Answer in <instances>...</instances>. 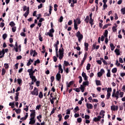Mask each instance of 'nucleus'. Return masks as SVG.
<instances>
[{
    "label": "nucleus",
    "instance_id": "nucleus-1",
    "mask_svg": "<svg viewBox=\"0 0 125 125\" xmlns=\"http://www.w3.org/2000/svg\"><path fill=\"white\" fill-rule=\"evenodd\" d=\"M124 93L121 91V90H117L115 93H112V97L116 98V100L119 99V98H123L124 97Z\"/></svg>",
    "mask_w": 125,
    "mask_h": 125
},
{
    "label": "nucleus",
    "instance_id": "nucleus-2",
    "mask_svg": "<svg viewBox=\"0 0 125 125\" xmlns=\"http://www.w3.org/2000/svg\"><path fill=\"white\" fill-rule=\"evenodd\" d=\"M75 35L78 39V42H81L83 41V34H81V32L80 31H78L76 33Z\"/></svg>",
    "mask_w": 125,
    "mask_h": 125
},
{
    "label": "nucleus",
    "instance_id": "nucleus-3",
    "mask_svg": "<svg viewBox=\"0 0 125 125\" xmlns=\"http://www.w3.org/2000/svg\"><path fill=\"white\" fill-rule=\"evenodd\" d=\"M59 58L60 60H62V59H63V57H64V49L63 48H61L59 49Z\"/></svg>",
    "mask_w": 125,
    "mask_h": 125
},
{
    "label": "nucleus",
    "instance_id": "nucleus-4",
    "mask_svg": "<svg viewBox=\"0 0 125 125\" xmlns=\"http://www.w3.org/2000/svg\"><path fill=\"white\" fill-rule=\"evenodd\" d=\"M53 33H54V29L52 28L49 30V32L45 34V36H49L51 38H53Z\"/></svg>",
    "mask_w": 125,
    "mask_h": 125
},
{
    "label": "nucleus",
    "instance_id": "nucleus-5",
    "mask_svg": "<svg viewBox=\"0 0 125 125\" xmlns=\"http://www.w3.org/2000/svg\"><path fill=\"white\" fill-rule=\"evenodd\" d=\"M104 36H102V37H101V41L102 42H104V38L105 37L107 38V37H108V30H105L104 31Z\"/></svg>",
    "mask_w": 125,
    "mask_h": 125
},
{
    "label": "nucleus",
    "instance_id": "nucleus-6",
    "mask_svg": "<svg viewBox=\"0 0 125 125\" xmlns=\"http://www.w3.org/2000/svg\"><path fill=\"white\" fill-rule=\"evenodd\" d=\"M31 94L32 95H36V96H38V95H39V91H38V88H37V87H35L33 91L31 92Z\"/></svg>",
    "mask_w": 125,
    "mask_h": 125
},
{
    "label": "nucleus",
    "instance_id": "nucleus-7",
    "mask_svg": "<svg viewBox=\"0 0 125 125\" xmlns=\"http://www.w3.org/2000/svg\"><path fill=\"white\" fill-rule=\"evenodd\" d=\"M28 73H29V75L30 76V78L31 77L34 76V74H35V71H33V68L29 69L27 70Z\"/></svg>",
    "mask_w": 125,
    "mask_h": 125
},
{
    "label": "nucleus",
    "instance_id": "nucleus-8",
    "mask_svg": "<svg viewBox=\"0 0 125 125\" xmlns=\"http://www.w3.org/2000/svg\"><path fill=\"white\" fill-rule=\"evenodd\" d=\"M30 118H36V110H30Z\"/></svg>",
    "mask_w": 125,
    "mask_h": 125
},
{
    "label": "nucleus",
    "instance_id": "nucleus-9",
    "mask_svg": "<svg viewBox=\"0 0 125 125\" xmlns=\"http://www.w3.org/2000/svg\"><path fill=\"white\" fill-rule=\"evenodd\" d=\"M104 73L105 70H104V69H101L100 71L98 73V77H99V78H100L101 77H102V76L103 75V74H104Z\"/></svg>",
    "mask_w": 125,
    "mask_h": 125
},
{
    "label": "nucleus",
    "instance_id": "nucleus-10",
    "mask_svg": "<svg viewBox=\"0 0 125 125\" xmlns=\"http://www.w3.org/2000/svg\"><path fill=\"white\" fill-rule=\"evenodd\" d=\"M118 109L119 106L118 105L116 106L115 105H113L111 106V111H118Z\"/></svg>",
    "mask_w": 125,
    "mask_h": 125
},
{
    "label": "nucleus",
    "instance_id": "nucleus-11",
    "mask_svg": "<svg viewBox=\"0 0 125 125\" xmlns=\"http://www.w3.org/2000/svg\"><path fill=\"white\" fill-rule=\"evenodd\" d=\"M35 123H36V119H35V118H30V122L29 123V125H34Z\"/></svg>",
    "mask_w": 125,
    "mask_h": 125
},
{
    "label": "nucleus",
    "instance_id": "nucleus-12",
    "mask_svg": "<svg viewBox=\"0 0 125 125\" xmlns=\"http://www.w3.org/2000/svg\"><path fill=\"white\" fill-rule=\"evenodd\" d=\"M86 57H87V53H85L84 54V58H83L81 63V66H83V63H84V61H85V59H86Z\"/></svg>",
    "mask_w": 125,
    "mask_h": 125
},
{
    "label": "nucleus",
    "instance_id": "nucleus-13",
    "mask_svg": "<svg viewBox=\"0 0 125 125\" xmlns=\"http://www.w3.org/2000/svg\"><path fill=\"white\" fill-rule=\"evenodd\" d=\"M82 77H83L84 81H87V76H86V74L84 72L82 73Z\"/></svg>",
    "mask_w": 125,
    "mask_h": 125
},
{
    "label": "nucleus",
    "instance_id": "nucleus-14",
    "mask_svg": "<svg viewBox=\"0 0 125 125\" xmlns=\"http://www.w3.org/2000/svg\"><path fill=\"white\" fill-rule=\"evenodd\" d=\"M27 118H28V113H26L24 117L22 118L21 119V121H20V123H22V121H25V120L27 119Z\"/></svg>",
    "mask_w": 125,
    "mask_h": 125
},
{
    "label": "nucleus",
    "instance_id": "nucleus-15",
    "mask_svg": "<svg viewBox=\"0 0 125 125\" xmlns=\"http://www.w3.org/2000/svg\"><path fill=\"white\" fill-rule=\"evenodd\" d=\"M61 73V74H63V69H62V65L61 64L59 65V73Z\"/></svg>",
    "mask_w": 125,
    "mask_h": 125
},
{
    "label": "nucleus",
    "instance_id": "nucleus-16",
    "mask_svg": "<svg viewBox=\"0 0 125 125\" xmlns=\"http://www.w3.org/2000/svg\"><path fill=\"white\" fill-rule=\"evenodd\" d=\"M86 107L87 109H92L93 105L91 104H86Z\"/></svg>",
    "mask_w": 125,
    "mask_h": 125
},
{
    "label": "nucleus",
    "instance_id": "nucleus-17",
    "mask_svg": "<svg viewBox=\"0 0 125 125\" xmlns=\"http://www.w3.org/2000/svg\"><path fill=\"white\" fill-rule=\"evenodd\" d=\"M56 79L57 81H60V80H61V74L59 73H57L56 75Z\"/></svg>",
    "mask_w": 125,
    "mask_h": 125
},
{
    "label": "nucleus",
    "instance_id": "nucleus-18",
    "mask_svg": "<svg viewBox=\"0 0 125 125\" xmlns=\"http://www.w3.org/2000/svg\"><path fill=\"white\" fill-rule=\"evenodd\" d=\"M34 62V60H32V59H29L28 62L27 63V66H30L32 63Z\"/></svg>",
    "mask_w": 125,
    "mask_h": 125
},
{
    "label": "nucleus",
    "instance_id": "nucleus-19",
    "mask_svg": "<svg viewBox=\"0 0 125 125\" xmlns=\"http://www.w3.org/2000/svg\"><path fill=\"white\" fill-rule=\"evenodd\" d=\"M101 119V116H99L98 117H95L94 118L93 121L94 122H98V121L100 120Z\"/></svg>",
    "mask_w": 125,
    "mask_h": 125
},
{
    "label": "nucleus",
    "instance_id": "nucleus-20",
    "mask_svg": "<svg viewBox=\"0 0 125 125\" xmlns=\"http://www.w3.org/2000/svg\"><path fill=\"white\" fill-rule=\"evenodd\" d=\"M57 99V98L55 97L53 98H50V102L52 104H54V100H56Z\"/></svg>",
    "mask_w": 125,
    "mask_h": 125
},
{
    "label": "nucleus",
    "instance_id": "nucleus-21",
    "mask_svg": "<svg viewBox=\"0 0 125 125\" xmlns=\"http://www.w3.org/2000/svg\"><path fill=\"white\" fill-rule=\"evenodd\" d=\"M100 115L101 116H102V118L104 119V116H105V111L101 110V111L100 113Z\"/></svg>",
    "mask_w": 125,
    "mask_h": 125
},
{
    "label": "nucleus",
    "instance_id": "nucleus-22",
    "mask_svg": "<svg viewBox=\"0 0 125 125\" xmlns=\"http://www.w3.org/2000/svg\"><path fill=\"white\" fill-rule=\"evenodd\" d=\"M15 111L16 113L17 114H20L21 113V109L19 108V109H14L13 111Z\"/></svg>",
    "mask_w": 125,
    "mask_h": 125
},
{
    "label": "nucleus",
    "instance_id": "nucleus-23",
    "mask_svg": "<svg viewBox=\"0 0 125 125\" xmlns=\"http://www.w3.org/2000/svg\"><path fill=\"white\" fill-rule=\"evenodd\" d=\"M84 48L86 51L88 50V43L84 42Z\"/></svg>",
    "mask_w": 125,
    "mask_h": 125
},
{
    "label": "nucleus",
    "instance_id": "nucleus-24",
    "mask_svg": "<svg viewBox=\"0 0 125 125\" xmlns=\"http://www.w3.org/2000/svg\"><path fill=\"white\" fill-rule=\"evenodd\" d=\"M74 29L75 30H77L78 29V24H77V21H76V20H74Z\"/></svg>",
    "mask_w": 125,
    "mask_h": 125
},
{
    "label": "nucleus",
    "instance_id": "nucleus-25",
    "mask_svg": "<svg viewBox=\"0 0 125 125\" xmlns=\"http://www.w3.org/2000/svg\"><path fill=\"white\" fill-rule=\"evenodd\" d=\"M74 84V81H70L69 83H67V87H70L72 84Z\"/></svg>",
    "mask_w": 125,
    "mask_h": 125
},
{
    "label": "nucleus",
    "instance_id": "nucleus-26",
    "mask_svg": "<svg viewBox=\"0 0 125 125\" xmlns=\"http://www.w3.org/2000/svg\"><path fill=\"white\" fill-rule=\"evenodd\" d=\"M95 82L96 85H101L102 84L100 80H96Z\"/></svg>",
    "mask_w": 125,
    "mask_h": 125
},
{
    "label": "nucleus",
    "instance_id": "nucleus-27",
    "mask_svg": "<svg viewBox=\"0 0 125 125\" xmlns=\"http://www.w3.org/2000/svg\"><path fill=\"white\" fill-rule=\"evenodd\" d=\"M23 15L24 16V17L26 18H27V16H28V15H29V8H27V11H26L25 13L23 14Z\"/></svg>",
    "mask_w": 125,
    "mask_h": 125
},
{
    "label": "nucleus",
    "instance_id": "nucleus-28",
    "mask_svg": "<svg viewBox=\"0 0 125 125\" xmlns=\"http://www.w3.org/2000/svg\"><path fill=\"white\" fill-rule=\"evenodd\" d=\"M117 71H118V69H117L116 67H114L112 69L111 72L113 73V74H116V73H117Z\"/></svg>",
    "mask_w": 125,
    "mask_h": 125
},
{
    "label": "nucleus",
    "instance_id": "nucleus-29",
    "mask_svg": "<svg viewBox=\"0 0 125 125\" xmlns=\"http://www.w3.org/2000/svg\"><path fill=\"white\" fill-rule=\"evenodd\" d=\"M30 78L31 79L32 82H37V78H36V76H31Z\"/></svg>",
    "mask_w": 125,
    "mask_h": 125
},
{
    "label": "nucleus",
    "instance_id": "nucleus-30",
    "mask_svg": "<svg viewBox=\"0 0 125 125\" xmlns=\"http://www.w3.org/2000/svg\"><path fill=\"white\" fill-rule=\"evenodd\" d=\"M106 76L108 78H110L111 77V72L110 69L107 70V73L106 74Z\"/></svg>",
    "mask_w": 125,
    "mask_h": 125
},
{
    "label": "nucleus",
    "instance_id": "nucleus-31",
    "mask_svg": "<svg viewBox=\"0 0 125 125\" xmlns=\"http://www.w3.org/2000/svg\"><path fill=\"white\" fill-rule=\"evenodd\" d=\"M42 115H40L39 116H37V120H38L39 122H40V123L42 122L41 119H42Z\"/></svg>",
    "mask_w": 125,
    "mask_h": 125
},
{
    "label": "nucleus",
    "instance_id": "nucleus-32",
    "mask_svg": "<svg viewBox=\"0 0 125 125\" xmlns=\"http://www.w3.org/2000/svg\"><path fill=\"white\" fill-rule=\"evenodd\" d=\"M84 21L86 23H88V22H89V16H87L84 20Z\"/></svg>",
    "mask_w": 125,
    "mask_h": 125
},
{
    "label": "nucleus",
    "instance_id": "nucleus-33",
    "mask_svg": "<svg viewBox=\"0 0 125 125\" xmlns=\"http://www.w3.org/2000/svg\"><path fill=\"white\" fill-rule=\"evenodd\" d=\"M115 52L117 55H120V50L119 49H116L115 50Z\"/></svg>",
    "mask_w": 125,
    "mask_h": 125
},
{
    "label": "nucleus",
    "instance_id": "nucleus-34",
    "mask_svg": "<svg viewBox=\"0 0 125 125\" xmlns=\"http://www.w3.org/2000/svg\"><path fill=\"white\" fill-rule=\"evenodd\" d=\"M110 46L111 48V51H113V50L115 49V46H114V44L113 43H110Z\"/></svg>",
    "mask_w": 125,
    "mask_h": 125
},
{
    "label": "nucleus",
    "instance_id": "nucleus-35",
    "mask_svg": "<svg viewBox=\"0 0 125 125\" xmlns=\"http://www.w3.org/2000/svg\"><path fill=\"white\" fill-rule=\"evenodd\" d=\"M121 13L124 15L125 14V7L122 8L121 9Z\"/></svg>",
    "mask_w": 125,
    "mask_h": 125
},
{
    "label": "nucleus",
    "instance_id": "nucleus-36",
    "mask_svg": "<svg viewBox=\"0 0 125 125\" xmlns=\"http://www.w3.org/2000/svg\"><path fill=\"white\" fill-rule=\"evenodd\" d=\"M89 84V83L86 81V82H83V85L84 86V85H88Z\"/></svg>",
    "mask_w": 125,
    "mask_h": 125
},
{
    "label": "nucleus",
    "instance_id": "nucleus-37",
    "mask_svg": "<svg viewBox=\"0 0 125 125\" xmlns=\"http://www.w3.org/2000/svg\"><path fill=\"white\" fill-rule=\"evenodd\" d=\"M9 25L11 26V27H14V26H15V23H14L13 21H11Z\"/></svg>",
    "mask_w": 125,
    "mask_h": 125
},
{
    "label": "nucleus",
    "instance_id": "nucleus-38",
    "mask_svg": "<svg viewBox=\"0 0 125 125\" xmlns=\"http://www.w3.org/2000/svg\"><path fill=\"white\" fill-rule=\"evenodd\" d=\"M63 63H64L65 66H70V63H69L68 62L66 61H64Z\"/></svg>",
    "mask_w": 125,
    "mask_h": 125
},
{
    "label": "nucleus",
    "instance_id": "nucleus-39",
    "mask_svg": "<svg viewBox=\"0 0 125 125\" xmlns=\"http://www.w3.org/2000/svg\"><path fill=\"white\" fill-rule=\"evenodd\" d=\"M6 72V70H5L4 68L2 69V73H1L2 76H4Z\"/></svg>",
    "mask_w": 125,
    "mask_h": 125
},
{
    "label": "nucleus",
    "instance_id": "nucleus-40",
    "mask_svg": "<svg viewBox=\"0 0 125 125\" xmlns=\"http://www.w3.org/2000/svg\"><path fill=\"white\" fill-rule=\"evenodd\" d=\"M58 118H59V122H61V121L62 120V115L59 114L58 115Z\"/></svg>",
    "mask_w": 125,
    "mask_h": 125
},
{
    "label": "nucleus",
    "instance_id": "nucleus-41",
    "mask_svg": "<svg viewBox=\"0 0 125 125\" xmlns=\"http://www.w3.org/2000/svg\"><path fill=\"white\" fill-rule=\"evenodd\" d=\"M89 24L92 26L93 25V19L92 18L90 19L89 20Z\"/></svg>",
    "mask_w": 125,
    "mask_h": 125
},
{
    "label": "nucleus",
    "instance_id": "nucleus-42",
    "mask_svg": "<svg viewBox=\"0 0 125 125\" xmlns=\"http://www.w3.org/2000/svg\"><path fill=\"white\" fill-rule=\"evenodd\" d=\"M39 98H42L43 97V94L42 92H40L39 95Z\"/></svg>",
    "mask_w": 125,
    "mask_h": 125
},
{
    "label": "nucleus",
    "instance_id": "nucleus-43",
    "mask_svg": "<svg viewBox=\"0 0 125 125\" xmlns=\"http://www.w3.org/2000/svg\"><path fill=\"white\" fill-rule=\"evenodd\" d=\"M22 83V79H18V83L19 84H21V83Z\"/></svg>",
    "mask_w": 125,
    "mask_h": 125
},
{
    "label": "nucleus",
    "instance_id": "nucleus-44",
    "mask_svg": "<svg viewBox=\"0 0 125 125\" xmlns=\"http://www.w3.org/2000/svg\"><path fill=\"white\" fill-rule=\"evenodd\" d=\"M107 92L111 93V92H112V88L111 87L107 88Z\"/></svg>",
    "mask_w": 125,
    "mask_h": 125
},
{
    "label": "nucleus",
    "instance_id": "nucleus-45",
    "mask_svg": "<svg viewBox=\"0 0 125 125\" xmlns=\"http://www.w3.org/2000/svg\"><path fill=\"white\" fill-rule=\"evenodd\" d=\"M39 39L40 42H42V35H41V34H39Z\"/></svg>",
    "mask_w": 125,
    "mask_h": 125
},
{
    "label": "nucleus",
    "instance_id": "nucleus-46",
    "mask_svg": "<svg viewBox=\"0 0 125 125\" xmlns=\"http://www.w3.org/2000/svg\"><path fill=\"white\" fill-rule=\"evenodd\" d=\"M86 70L88 71V70H90V63H88L86 66Z\"/></svg>",
    "mask_w": 125,
    "mask_h": 125
},
{
    "label": "nucleus",
    "instance_id": "nucleus-47",
    "mask_svg": "<svg viewBox=\"0 0 125 125\" xmlns=\"http://www.w3.org/2000/svg\"><path fill=\"white\" fill-rule=\"evenodd\" d=\"M63 69H64L65 72H66V74H68L69 73V68H66V69H65V66H63Z\"/></svg>",
    "mask_w": 125,
    "mask_h": 125
},
{
    "label": "nucleus",
    "instance_id": "nucleus-48",
    "mask_svg": "<svg viewBox=\"0 0 125 125\" xmlns=\"http://www.w3.org/2000/svg\"><path fill=\"white\" fill-rule=\"evenodd\" d=\"M111 96V93H107L106 95V99H109Z\"/></svg>",
    "mask_w": 125,
    "mask_h": 125
},
{
    "label": "nucleus",
    "instance_id": "nucleus-49",
    "mask_svg": "<svg viewBox=\"0 0 125 125\" xmlns=\"http://www.w3.org/2000/svg\"><path fill=\"white\" fill-rule=\"evenodd\" d=\"M71 112V110L70 109H68L66 110V115H70Z\"/></svg>",
    "mask_w": 125,
    "mask_h": 125
},
{
    "label": "nucleus",
    "instance_id": "nucleus-50",
    "mask_svg": "<svg viewBox=\"0 0 125 125\" xmlns=\"http://www.w3.org/2000/svg\"><path fill=\"white\" fill-rule=\"evenodd\" d=\"M28 8V9H29V7H27V6H23V11H26H26H28V10H27Z\"/></svg>",
    "mask_w": 125,
    "mask_h": 125
},
{
    "label": "nucleus",
    "instance_id": "nucleus-51",
    "mask_svg": "<svg viewBox=\"0 0 125 125\" xmlns=\"http://www.w3.org/2000/svg\"><path fill=\"white\" fill-rule=\"evenodd\" d=\"M79 83H82V82H83V78H82V76H79Z\"/></svg>",
    "mask_w": 125,
    "mask_h": 125
},
{
    "label": "nucleus",
    "instance_id": "nucleus-52",
    "mask_svg": "<svg viewBox=\"0 0 125 125\" xmlns=\"http://www.w3.org/2000/svg\"><path fill=\"white\" fill-rule=\"evenodd\" d=\"M73 90H74L75 91H76V92H80V91H81V90H80V88H74Z\"/></svg>",
    "mask_w": 125,
    "mask_h": 125
},
{
    "label": "nucleus",
    "instance_id": "nucleus-53",
    "mask_svg": "<svg viewBox=\"0 0 125 125\" xmlns=\"http://www.w3.org/2000/svg\"><path fill=\"white\" fill-rule=\"evenodd\" d=\"M12 32H13L14 33L16 31V26H13L12 28Z\"/></svg>",
    "mask_w": 125,
    "mask_h": 125
},
{
    "label": "nucleus",
    "instance_id": "nucleus-54",
    "mask_svg": "<svg viewBox=\"0 0 125 125\" xmlns=\"http://www.w3.org/2000/svg\"><path fill=\"white\" fill-rule=\"evenodd\" d=\"M4 67L5 69H8V68H9V65H8V63H5Z\"/></svg>",
    "mask_w": 125,
    "mask_h": 125
},
{
    "label": "nucleus",
    "instance_id": "nucleus-55",
    "mask_svg": "<svg viewBox=\"0 0 125 125\" xmlns=\"http://www.w3.org/2000/svg\"><path fill=\"white\" fill-rule=\"evenodd\" d=\"M41 107H42V105L39 104L36 106V110H40Z\"/></svg>",
    "mask_w": 125,
    "mask_h": 125
},
{
    "label": "nucleus",
    "instance_id": "nucleus-56",
    "mask_svg": "<svg viewBox=\"0 0 125 125\" xmlns=\"http://www.w3.org/2000/svg\"><path fill=\"white\" fill-rule=\"evenodd\" d=\"M116 65L117 66V67H119V66H120L121 63L119 62V61L117 60L116 62Z\"/></svg>",
    "mask_w": 125,
    "mask_h": 125
},
{
    "label": "nucleus",
    "instance_id": "nucleus-57",
    "mask_svg": "<svg viewBox=\"0 0 125 125\" xmlns=\"http://www.w3.org/2000/svg\"><path fill=\"white\" fill-rule=\"evenodd\" d=\"M117 28V27H116V26H113L112 27L113 32H116L117 31V28Z\"/></svg>",
    "mask_w": 125,
    "mask_h": 125
},
{
    "label": "nucleus",
    "instance_id": "nucleus-58",
    "mask_svg": "<svg viewBox=\"0 0 125 125\" xmlns=\"http://www.w3.org/2000/svg\"><path fill=\"white\" fill-rule=\"evenodd\" d=\"M84 86L83 85H80V89H81V90H82V89H84Z\"/></svg>",
    "mask_w": 125,
    "mask_h": 125
},
{
    "label": "nucleus",
    "instance_id": "nucleus-59",
    "mask_svg": "<svg viewBox=\"0 0 125 125\" xmlns=\"http://www.w3.org/2000/svg\"><path fill=\"white\" fill-rule=\"evenodd\" d=\"M76 21H77V22H78V24H80L81 23V19H80V18H77L76 19Z\"/></svg>",
    "mask_w": 125,
    "mask_h": 125
},
{
    "label": "nucleus",
    "instance_id": "nucleus-60",
    "mask_svg": "<svg viewBox=\"0 0 125 125\" xmlns=\"http://www.w3.org/2000/svg\"><path fill=\"white\" fill-rule=\"evenodd\" d=\"M107 6H108L106 4V3H104L103 7H104V10L106 9V8H107Z\"/></svg>",
    "mask_w": 125,
    "mask_h": 125
},
{
    "label": "nucleus",
    "instance_id": "nucleus-61",
    "mask_svg": "<svg viewBox=\"0 0 125 125\" xmlns=\"http://www.w3.org/2000/svg\"><path fill=\"white\" fill-rule=\"evenodd\" d=\"M51 82V83H53V82H54V76H51L50 78Z\"/></svg>",
    "mask_w": 125,
    "mask_h": 125
},
{
    "label": "nucleus",
    "instance_id": "nucleus-62",
    "mask_svg": "<svg viewBox=\"0 0 125 125\" xmlns=\"http://www.w3.org/2000/svg\"><path fill=\"white\" fill-rule=\"evenodd\" d=\"M0 27L3 28V27H4V23L3 22H1L0 23Z\"/></svg>",
    "mask_w": 125,
    "mask_h": 125
},
{
    "label": "nucleus",
    "instance_id": "nucleus-63",
    "mask_svg": "<svg viewBox=\"0 0 125 125\" xmlns=\"http://www.w3.org/2000/svg\"><path fill=\"white\" fill-rule=\"evenodd\" d=\"M119 62H120V63H123L124 62V60H123L122 58H119Z\"/></svg>",
    "mask_w": 125,
    "mask_h": 125
},
{
    "label": "nucleus",
    "instance_id": "nucleus-64",
    "mask_svg": "<svg viewBox=\"0 0 125 125\" xmlns=\"http://www.w3.org/2000/svg\"><path fill=\"white\" fill-rule=\"evenodd\" d=\"M63 19V17L61 16V17H60V19H59V21H60V22L61 23V22H62Z\"/></svg>",
    "mask_w": 125,
    "mask_h": 125
}]
</instances>
